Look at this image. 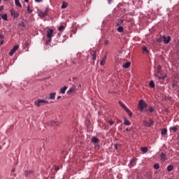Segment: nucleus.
Returning <instances> with one entry per match:
<instances>
[{
  "label": "nucleus",
  "mask_w": 179,
  "mask_h": 179,
  "mask_svg": "<svg viewBox=\"0 0 179 179\" xmlns=\"http://www.w3.org/2000/svg\"><path fill=\"white\" fill-rule=\"evenodd\" d=\"M106 58L107 57L106 56H104V57L102 59H104V61H106Z\"/></svg>",
  "instance_id": "52"
},
{
  "label": "nucleus",
  "mask_w": 179,
  "mask_h": 179,
  "mask_svg": "<svg viewBox=\"0 0 179 179\" xmlns=\"http://www.w3.org/2000/svg\"><path fill=\"white\" fill-rule=\"evenodd\" d=\"M136 160H137L136 158H133V159L130 161V162H129V166L130 167V169H131V167H134V166H136Z\"/></svg>",
  "instance_id": "9"
},
{
  "label": "nucleus",
  "mask_w": 179,
  "mask_h": 179,
  "mask_svg": "<svg viewBox=\"0 0 179 179\" xmlns=\"http://www.w3.org/2000/svg\"><path fill=\"white\" fill-rule=\"evenodd\" d=\"M31 173H33L32 171H25L24 173V176H25V177H27V175L28 174H31Z\"/></svg>",
  "instance_id": "28"
},
{
  "label": "nucleus",
  "mask_w": 179,
  "mask_h": 179,
  "mask_svg": "<svg viewBox=\"0 0 179 179\" xmlns=\"http://www.w3.org/2000/svg\"><path fill=\"white\" fill-rule=\"evenodd\" d=\"M1 18H2L3 20H8V15H7V14H2V15H1Z\"/></svg>",
  "instance_id": "27"
},
{
  "label": "nucleus",
  "mask_w": 179,
  "mask_h": 179,
  "mask_svg": "<svg viewBox=\"0 0 179 179\" xmlns=\"http://www.w3.org/2000/svg\"><path fill=\"white\" fill-rule=\"evenodd\" d=\"M41 1H43V0H35V1H36V2H38V3L41 2Z\"/></svg>",
  "instance_id": "47"
},
{
  "label": "nucleus",
  "mask_w": 179,
  "mask_h": 179,
  "mask_svg": "<svg viewBox=\"0 0 179 179\" xmlns=\"http://www.w3.org/2000/svg\"><path fill=\"white\" fill-rule=\"evenodd\" d=\"M44 15H45V16L48 15V10L46 8L45 12H43Z\"/></svg>",
  "instance_id": "40"
},
{
  "label": "nucleus",
  "mask_w": 179,
  "mask_h": 179,
  "mask_svg": "<svg viewBox=\"0 0 179 179\" xmlns=\"http://www.w3.org/2000/svg\"><path fill=\"white\" fill-rule=\"evenodd\" d=\"M119 104L121 106V107H122V108L124 110V111H126L129 117H132V112H131V110L128 108H127V106L124 103H122V102L119 101Z\"/></svg>",
  "instance_id": "3"
},
{
  "label": "nucleus",
  "mask_w": 179,
  "mask_h": 179,
  "mask_svg": "<svg viewBox=\"0 0 179 179\" xmlns=\"http://www.w3.org/2000/svg\"><path fill=\"white\" fill-rule=\"evenodd\" d=\"M157 73H160L162 75V66L159 65L157 69Z\"/></svg>",
  "instance_id": "26"
},
{
  "label": "nucleus",
  "mask_w": 179,
  "mask_h": 179,
  "mask_svg": "<svg viewBox=\"0 0 179 179\" xmlns=\"http://www.w3.org/2000/svg\"><path fill=\"white\" fill-rule=\"evenodd\" d=\"M141 150L143 152V153H148V147H142Z\"/></svg>",
  "instance_id": "20"
},
{
  "label": "nucleus",
  "mask_w": 179,
  "mask_h": 179,
  "mask_svg": "<svg viewBox=\"0 0 179 179\" xmlns=\"http://www.w3.org/2000/svg\"><path fill=\"white\" fill-rule=\"evenodd\" d=\"M57 94L55 92H52L51 94H50V97L49 99H50V100H54V99H55V95Z\"/></svg>",
  "instance_id": "18"
},
{
  "label": "nucleus",
  "mask_w": 179,
  "mask_h": 179,
  "mask_svg": "<svg viewBox=\"0 0 179 179\" xmlns=\"http://www.w3.org/2000/svg\"><path fill=\"white\" fill-rule=\"evenodd\" d=\"M54 30L52 29H50L47 31V37L48 38H52V36H54Z\"/></svg>",
  "instance_id": "5"
},
{
  "label": "nucleus",
  "mask_w": 179,
  "mask_h": 179,
  "mask_svg": "<svg viewBox=\"0 0 179 179\" xmlns=\"http://www.w3.org/2000/svg\"><path fill=\"white\" fill-rule=\"evenodd\" d=\"M172 87H176V83L172 84Z\"/></svg>",
  "instance_id": "48"
},
{
  "label": "nucleus",
  "mask_w": 179,
  "mask_h": 179,
  "mask_svg": "<svg viewBox=\"0 0 179 179\" xmlns=\"http://www.w3.org/2000/svg\"><path fill=\"white\" fill-rule=\"evenodd\" d=\"M64 29H65V27H64V25H61L59 27V31H62V30H64Z\"/></svg>",
  "instance_id": "37"
},
{
  "label": "nucleus",
  "mask_w": 179,
  "mask_h": 179,
  "mask_svg": "<svg viewBox=\"0 0 179 179\" xmlns=\"http://www.w3.org/2000/svg\"><path fill=\"white\" fill-rule=\"evenodd\" d=\"M10 14L13 17V19H17L19 17V13L15 10H10Z\"/></svg>",
  "instance_id": "8"
},
{
  "label": "nucleus",
  "mask_w": 179,
  "mask_h": 179,
  "mask_svg": "<svg viewBox=\"0 0 179 179\" xmlns=\"http://www.w3.org/2000/svg\"><path fill=\"white\" fill-rule=\"evenodd\" d=\"M104 64H106V61H104V59H102L100 62L101 65H104Z\"/></svg>",
  "instance_id": "44"
},
{
  "label": "nucleus",
  "mask_w": 179,
  "mask_h": 179,
  "mask_svg": "<svg viewBox=\"0 0 179 179\" xmlns=\"http://www.w3.org/2000/svg\"><path fill=\"white\" fill-rule=\"evenodd\" d=\"M3 44V34H0V45Z\"/></svg>",
  "instance_id": "22"
},
{
  "label": "nucleus",
  "mask_w": 179,
  "mask_h": 179,
  "mask_svg": "<svg viewBox=\"0 0 179 179\" xmlns=\"http://www.w3.org/2000/svg\"><path fill=\"white\" fill-rule=\"evenodd\" d=\"M138 107L141 113H143V111H145V108L148 107V103H146L143 99H141L138 102Z\"/></svg>",
  "instance_id": "1"
},
{
  "label": "nucleus",
  "mask_w": 179,
  "mask_h": 179,
  "mask_svg": "<svg viewBox=\"0 0 179 179\" xmlns=\"http://www.w3.org/2000/svg\"><path fill=\"white\" fill-rule=\"evenodd\" d=\"M143 52L149 54V50H148V48H146V46L143 47Z\"/></svg>",
  "instance_id": "31"
},
{
  "label": "nucleus",
  "mask_w": 179,
  "mask_h": 179,
  "mask_svg": "<svg viewBox=\"0 0 179 179\" xmlns=\"http://www.w3.org/2000/svg\"><path fill=\"white\" fill-rule=\"evenodd\" d=\"M34 104H36V107H41V106H44V104H48V101L38 99L34 101Z\"/></svg>",
  "instance_id": "2"
},
{
  "label": "nucleus",
  "mask_w": 179,
  "mask_h": 179,
  "mask_svg": "<svg viewBox=\"0 0 179 179\" xmlns=\"http://www.w3.org/2000/svg\"><path fill=\"white\" fill-rule=\"evenodd\" d=\"M17 50H19V45H15L13 48L11 50V51L9 53V55H10V57H12V55H13L15 54V52H16V51H17Z\"/></svg>",
  "instance_id": "7"
},
{
  "label": "nucleus",
  "mask_w": 179,
  "mask_h": 179,
  "mask_svg": "<svg viewBox=\"0 0 179 179\" xmlns=\"http://www.w3.org/2000/svg\"><path fill=\"white\" fill-rule=\"evenodd\" d=\"M38 16L40 17H45V14H44V12L40 10L38 13Z\"/></svg>",
  "instance_id": "23"
},
{
  "label": "nucleus",
  "mask_w": 179,
  "mask_h": 179,
  "mask_svg": "<svg viewBox=\"0 0 179 179\" xmlns=\"http://www.w3.org/2000/svg\"><path fill=\"white\" fill-rule=\"evenodd\" d=\"M106 58L107 57L106 56H104V57L102 59H104V61H106Z\"/></svg>",
  "instance_id": "51"
},
{
  "label": "nucleus",
  "mask_w": 179,
  "mask_h": 179,
  "mask_svg": "<svg viewBox=\"0 0 179 179\" xmlns=\"http://www.w3.org/2000/svg\"><path fill=\"white\" fill-rule=\"evenodd\" d=\"M170 129H171V131H173V132H176L177 131V127H172L170 128Z\"/></svg>",
  "instance_id": "36"
},
{
  "label": "nucleus",
  "mask_w": 179,
  "mask_h": 179,
  "mask_svg": "<svg viewBox=\"0 0 179 179\" xmlns=\"http://www.w3.org/2000/svg\"><path fill=\"white\" fill-rule=\"evenodd\" d=\"M145 111H146V113H153L155 111V108H152V107H149L148 109H145Z\"/></svg>",
  "instance_id": "19"
},
{
  "label": "nucleus",
  "mask_w": 179,
  "mask_h": 179,
  "mask_svg": "<svg viewBox=\"0 0 179 179\" xmlns=\"http://www.w3.org/2000/svg\"><path fill=\"white\" fill-rule=\"evenodd\" d=\"M122 23H124V19L120 20L117 24H122Z\"/></svg>",
  "instance_id": "43"
},
{
  "label": "nucleus",
  "mask_w": 179,
  "mask_h": 179,
  "mask_svg": "<svg viewBox=\"0 0 179 179\" xmlns=\"http://www.w3.org/2000/svg\"><path fill=\"white\" fill-rule=\"evenodd\" d=\"M61 8L62 9H66L68 8V3L63 1Z\"/></svg>",
  "instance_id": "13"
},
{
  "label": "nucleus",
  "mask_w": 179,
  "mask_h": 179,
  "mask_svg": "<svg viewBox=\"0 0 179 179\" xmlns=\"http://www.w3.org/2000/svg\"><path fill=\"white\" fill-rule=\"evenodd\" d=\"M154 123L155 122H153V120H152V119H150L148 122L146 120L143 121V124L145 125V127H152Z\"/></svg>",
  "instance_id": "4"
},
{
  "label": "nucleus",
  "mask_w": 179,
  "mask_h": 179,
  "mask_svg": "<svg viewBox=\"0 0 179 179\" xmlns=\"http://www.w3.org/2000/svg\"><path fill=\"white\" fill-rule=\"evenodd\" d=\"M109 3H111V2H113V0H108Z\"/></svg>",
  "instance_id": "50"
},
{
  "label": "nucleus",
  "mask_w": 179,
  "mask_h": 179,
  "mask_svg": "<svg viewBox=\"0 0 179 179\" xmlns=\"http://www.w3.org/2000/svg\"><path fill=\"white\" fill-rule=\"evenodd\" d=\"M91 56L92 57V60L93 61H96V52H92V53H91Z\"/></svg>",
  "instance_id": "24"
},
{
  "label": "nucleus",
  "mask_w": 179,
  "mask_h": 179,
  "mask_svg": "<svg viewBox=\"0 0 179 179\" xmlns=\"http://www.w3.org/2000/svg\"><path fill=\"white\" fill-rule=\"evenodd\" d=\"M162 38H163V41H164V44H169V43H170V41H171V36L166 37V36H163Z\"/></svg>",
  "instance_id": "6"
},
{
  "label": "nucleus",
  "mask_w": 179,
  "mask_h": 179,
  "mask_svg": "<svg viewBox=\"0 0 179 179\" xmlns=\"http://www.w3.org/2000/svg\"><path fill=\"white\" fill-rule=\"evenodd\" d=\"M149 85H150V87H152V89H154V87H155V83L153 82V80H151L150 82Z\"/></svg>",
  "instance_id": "34"
},
{
  "label": "nucleus",
  "mask_w": 179,
  "mask_h": 179,
  "mask_svg": "<svg viewBox=\"0 0 179 179\" xmlns=\"http://www.w3.org/2000/svg\"><path fill=\"white\" fill-rule=\"evenodd\" d=\"M108 122H109L110 125H114V121L110 120H108Z\"/></svg>",
  "instance_id": "42"
},
{
  "label": "nucleus",
  "mask_w": 179,
  "mask_h": 179,
  "mask_svg": "<svg viewBox=\"0 0 179 179\" xmlns=\"http://www.w3.org/2000/svg\"><path fill=\"white\" fill-rule=\"evenodd\" d=\"M129 66H131V62H127L123 65V68H129Z\"/></svg>",
  "instance_id": "25"
},
{
  "label": "nucleus",
  "mask_w": 179,
  "mask_h": 179,
  "mask_svg": "<svg viewBox=\"0 0 179 179\" xmlns=\"http://www.w3.org/2000/svg\"><path fill=\"white\" fill-rule=\"evenodd\" d=\"M114 148H115V150H117V149H118V145L114 144Z\"/></svg>",
  "instance_id": "45"
},
{
  "label": "nucleus",
  "mask_w": 179,
  "mask_h": 179,
  "mask_svg": "<svg viewBox=\"0 0 179 179\" xmlns=\"http://www.w3.org/2000/svg\"><path fill=\"white\" fill-rule=\"evenodd\" d=\"M92 142H94V143H97L99 142V138L96 137H92Z\"/></svg>",
  "instance_id": "30"
},
{
  "label": "nucleus",
  "mask_w": 179,
  "mask_h": 179,
  "mask_svg": "<svg viewBox=\"0 0 179 179\" xmlns=\"http://www.w3.org/2000/svg\"><path fill=\"white\" fill-rule=\"evenodd\" d=\"M66 89H68V87L64 86L63 88H61L60 93L62 94H65V92H66Z\"/></svg>",
  "instance_id": "16"
},
{
  "label": "nucleus",
  "mask_w": 179,
  "mask_h": 179,
  "mask_svg": "<svg viewBox=\"0 0 179 179\" xmlns=\"http://www.w3.org/2000/svg\"><path fill=\"white\" fill-rule=\"evenodd\" d=\"M160 157H161V160H162V162L166 161V154H164V152L161 153Z\"/></svg>",
  "instance_id": "17"
},
{
  "label": "nucleus",
  "mask_w": 179,
  "mask_h": 179,
  "mask_svg": "<svg viewBox=\"0 0 179 179\" xmlns=\"http://www.w3.org/2000/svg\"><path fill=\"white\" fill-rule=\"evenodd\" d=\"M117 31H119V33H122V31H124V27H119L117 28Z\"/></svg>",
  "instance_id": "33"
},
{
  "label": "nucleus",
  "mask_w": 179,
  "mask_h": 179,
  "mask_svg": "<svg viewBox=\"0 0 179 179\" xmlns=\"http://www.w3.org/2000/svg\"><path fill=\"white\" fill-rule=\"evenodd\" d=\"M2 9H3V6L1 7L0 10H2Z\"/></svg>",
  "instance_id": "55"
},
{
  "label": "nucleus",
  "mask_w": 179,
  "mask_h": 179,
  "mask_svg": "<svg viewBox=\"0 0 179 179\" xmlns=\"http://www.w3.org/2000/svg\"><path fill=\"white\" fill-rule=\"evenodd\" d=\"M161 134L162 135H166L167 134V129H162Z\"/></svg>",
  "instance_id": "29"
},
{
  "label": "nucleus",
  "mask_w": 179,
  "mask_h": 179,
  "mask_svg": "<svg viewBox=\"0 0 179 179\" xmlns=\"http://www.w3.org/2000/svg\"><path fill=\"white\" fill-rule=\"evenodd\" d=\"M27 10L28 13H29V14L31 13V12H33V10H31V9H30V6H28V7H27Z\"/></svg>",
  "instance_id": "38"
},
{
  "label": "nucleus",
  "mask_w": 179,
  "mask_h": 179,
  "mask_svg": "<svg viewBox=\"0 0 179 179\" xmlns=\"http://www.w3.org/2000/svg\"><path fill=\"white\" fill-rule=\"evenodd\" d=\"M50 125H52V127H57V125L59 124V122H56L55 120H52L50 122Z\"/></svg>",
  "instance_id": "12"
},
{
  "label": "nucleus",
  "mask_w": 179,
  "mask_h": 179,
  "mask_svg": "<svg viewBox=\"0 0 179 179\" xmlns=\"http://www.w3.org/2000/svg\"><path fill=\"white\" fill-rule=\"evenodd\" d=\"M174 170V166L173 165H169L167 166V171H173Z\"/></svg>",
  "instance_id": "21"
},
{
  "label": "nucleus",
  "mask_w": 179,
  "mask_h": 179,
  "mask_svg": "<svg viewBox=\"0 0 179 179\" xmlns=\"http://www.w3.org/2000/svg\"><path fill=\"white\" fill-rule=\"evenodd\" d=\"M104 44H105V45H108V44H110L109 41L108 40H105Z\"/></svg>",
  "instance_id": "39"
},
{
  "label": "nucleus",
  "mask_w": 179,
  "mask_h": 179,
  "mask_svg": "<svg viewBox=\"0 0 179 179\" xmlns=\"http://www.w3.org/2000/svg\"><path fill=\"white\" fill-rule=\"evenodd\" d=\"M55 170H56V171H58V170H59V167H56Z\"/></svg>",
  "instance_id": "49"
},
{
  "label": "nucleus",
  "mask_w": 179,
  "mask_h": 179,
  "mask_svg": "<svg viewBox=\"0 0 179 179\" xmlns=\"http://www.w3.org/2000/svg\"><path fill=\"white\" fill-rule=\"evenodd\" d=\"M154 169H155L156 170H159V169H160V166L159 165V164H155L154 165Z\"/></svg>",
  "instance_id": "35"
},
{
  "label": "nucleus",
  "mask_w": 179,
  "mask_h": 179,
  "mask_svg": "<svg viewBox=\"0 0 179 179\" xmlns=\"http://www.w3.org/2000/svg\"><path fill=\"white\" fill-rule=\"evenodd\" d=\"M124 124L129 126V125H131V122H129V120H128L126 117H124Z\"/></svg>",
  "instance_id": "14"
},
{
  "label": "nucleus",
  "mask_w": 179,
  "mask_h": 179,
  "mask_svg": "<svg viewBox=\"0 0 179 179\" xmlns=\"http://www.w3.org/2000/svg\"><path fill=\"white\" fill-rule=\"evenodd\" d=\"M51 41H52V38H48V39L45 41L46 45H48V44H50V43H51Z\"/></svg>",
  "instance_id": "32"
},
{
  "label": "nucleus",
  "mask_w": 179,
  "mask_h": 179,
  "mask_svg": "<svg viewBox=\"0 0 179 179\" xmlns=\"http://www.w3.org/2000/svg\"><path fill=\"white\" fill-rule=\"evenodd\" d=\"M76 92V89L75 87L70 88L67 92L68 94H72V93H75Z\"/></svg>",
  "instance_id": "11"
},
{
  "label": "nucleus",
  "mask_w": 179,
  "mask_h": 179,
  "mask_svg": "<svg viewBox=\"0 0 179 179\" xmlns=\"http://www.w3.org/2000/svg\"><path fill=\"white\" fill-rule=\"evenodd\" d=\"M126 131H127V132H129V131H131V129H129V128H126Z\"/></svg>",
  "instance_id": "46"
},
{
  "label": "nucleus",
  "mask_w": 179,
  "mask_h": 179,
  "mask_svg": "<svg viewBox=\"0 0 179 179\" xmlns=\"http://www.w3.org/2000/svg\"><path fill=\"white\" fill-rule=\"evenodd\" d=\"M19 26H22V27H24V22H20Z\"/></svg>",
  "instance_id": "41"
},
{
  "label": "nucleus",
  "mask_w": 179,
  "mask_h": 179,
  "mask_svg": "<svg viewBox=\"0 0 179 179\" xmlns=\"http://www.w3.org/2000/svg\"><path fill=\"white\" fill-rule=\"evenodd\" d=\"M15 3L16 6H18V8H22V4L20 3V0H15Z\"/></svg>",
  "instance_id": "15"
},
{
  "label": "nucleus",
  "mask_w": 179,
  "mask_h": 179,
  "mask_svg": "<svg viewBox=\"0 0 179 179\" xmlns=\"http://www.w3.org/2000/svg\"><path fill=\"white\" fill-rule=\"evenodd\" d=\"M154 76H155V78H157L158 80H160L161 79H162V80H164V79H165L166 78H167V75H166V74H165L164 76H159V74L155 73V74H154Z\"/></svg>",
  "instance_id": "10"
},
{
  "label": "nucleus",
  "mask_w": 179,
  "mask_h": 179,
  "mask_svg": "<svg viewBox=\"0 0 179 179\" xmlns=\"http://www.w3.org/2000/svg\"><path fill=\"white\" fill-rule=\"evenodd\" d=\"M59 99H61V96H57V100H59Z\"/></svg>",
  "instance_id": "53"
},
{
  "label": "nucleus",
  "mask_w": 179,
  "mask_h": 179,
  "mask_svg": "<svg viewBox=\"0 0 179 179\" xmlns=\"http://www.w3.org/2000/svg\"><path fill=\"white\" fill-rule=\"evenodd\" d=\"M12 173H15V169H13L11 171Z\"/></svg>",
  "instance_id": "54"
},
{
  "label": "nucleus",
  "mask_w": 179,
  "mask_h": 179,
  "mask_svg": "<svg viewBox=\"0 0 179 179\" xmlns=\"http://www.w3.org/2000/svg\"><path fill=\"white\" fill-rule=\"evenodd\" d=\"M24 2H26L27 3H29V0H24Z\"/></svg>",
  "instance_id": "56"
},
{
  "label": "nucleus",
  "mask_w": 179,
  "mask_h": 179,
  "mask_svg": "<svg viewBox=\"0 0 179 179\" xmlns=\"http://www.w3.org/2000/svg\"><path fill=\"white\" fill-rule=\"evenodd\" d=\"M1 0H0V3H1Z\"/></svg>",
  "instance_id": "57"
}]
</instances>
